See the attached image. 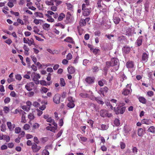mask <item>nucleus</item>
<instances>
[{
    "label": "nucleus",
    "instance_id": "23",
    "mask_svg": "<svg viewBox=\"0 0 155 155\" xmlns=\"http://www.w3.org/2000/svg\"><path fill=\"white\" fill-rule=\"evenodd\" d=\"M21 108L23 110L28 111L30 110V107H28L26 105H23L21 107Z\"/></svg>",
    "mask_w": 155,
    "mask_h": 155
},
{
    "label": "nucleus",
    "instance_id": "14",
    "mask_svg": "<svg viewBox=\"0 0 155 155\" xmlns=\"http://www.w3.org/2000/svg\"><path fill=\"white\" fill-rule=\"evenodd\" d=\"M130 93V90L127 89H124L122 94H123L125 96H127Z\"/></svg>",
    "mask_w": 155,
    "mask_h": 155
},
{
    "label": "nucleus",
    "instance_id": "7",
    "mask_svg": "<svg viewBox=\"0 0 155 155\" xmlns=\"http://www.w3.org/2000/svg\"><path fill=\"white\" fill-rule=\"evenodd\" d=\"M91 10V8H87L83 10H82L83 11V14L84 16H88L89 15L90 13Z\"/></svg>",
    "mask_w": 155,
    "mask_h": 155
},
{
    "label": "nucleus",
    "instance_id": "58",
    "mask_svg": "<svg viewBox=\"0 0 155 155\" xmlns=\"http://www.w3.org/2000/svg\"><path fill=\"white\" fill-rule=\"evenodd\" d=\"M17 21L20 24H21V25H24V23L23 21L20 18H18L17 19Z\"/></svg>",
    "mask_w": 155,
    "mask_h": 155
},
{
    "label": "nucleus",
    "instance_id": "2",
    "mask_svg": "<svg viewBox=\"0 0 155 155\" xmlns=\"http://www.w3.org/2000/svg\"><path fill=\"white\" fill-rule=\"evenodd\" d=\"M111 61L113 66H115L114 68L115 71H117L118 69L119 66V62L118 60L116 58H111Z\"/></svg>",
    "mask_w": 155,
    "mask_h": 155
},
{
    "label": "nucleus",
    "instance_id": "42",
    "mask_svg": "<svg viewBox=\"0 0 155 155\" xmlns=\"http://www.w3.org/2000/svg\"><path fill=\"white\" fill-rule=\"evenodd\" d=\"M50 26V25L48 24L47 23H45L44 24L43 26V28L45 29V30H46V28H48Z\"/></svg>",
    "mask_w": 155,
    "mask_h": 155
},
{
    "label": "nucleus",
    "instance_id": "18",
    "mask_svg": "<svg viewBox=\"0 0 155 155\" xmlns=\"http://www.w3.org/2000/svg\"><path fill=\"white\" fill-rule=\"evenodd\" d=\"M15 1V0H8V6L10 8L14 6L12 2Z\"/></svg>",
    "mask_w": 155,
    "mask_h": 155
},
{
    "label": "nucleus",
    "instance_id": "63",
    "mask_svg": "<svg viewBox=\"0 0 155 155\" xmlns=\"http://www.w3.org/2000/svg\"><path fill=\"white\" fill-rule=\"evenodd\" d=\"M10 95L13 97H15L16 96V93L15 91H12L11 92Z\"/></svg>",
    "mask_w": 155,
    "mask_h": 155
},
{
    "label": "nucleus",
    "instance_id": "45",
    "mask_svg": "<svg viewBox=\"0 0 155 155\" xmlns=\"http://www.w3.org/2000/svg\"><path fill=\"white\" fill-rule=\"evenodd\" d=\"M21 122H23L24 123H25L26 122V121L25 120V115H24V114H22V116L21 117Z\"/></svg>",
    "mask_w": 155,
    "mask_h": 155
},
{
    "label": "nucleus",
    "instance_id": "13",
    "mask_svg": "<svg viewBox=\"0 0 155 155\" xmlns=\"http://www.w3.org/2000/svg\"><path fill=\"white\" fill-rule=\"evenodd\" d=\"M64 41H65L71 43L72 44L74 43V41H73L72 38L70 37H68L66 39H65Z\"/></svg>",
    "mask_w": 155,
    "mask_h": 155
},
{
    "label": "nucleus",
    "instance_id": "32",
    "mask_svg": "<svg viewBox=\"0 0 155 155\" xmlns=\"http://www.w3.org/2000/svg\"><path fill=\"white\" fill-rule=\"evenodd\" d=\"M7 125L8 127V129L11 130L12 129V124L10 122H8L7 123Z\"/></svg>",
    "mask_w": 155,
    "mask_h": 155
},
{
    "label": "nucleus",
    "instance_id": "48",
    "mask_svg": "<svg viewBox=\"0 0 155 155\" xmlns=\"http://www.w3.org/2000/svg\"><path fill=\"white\" fill-rule=\"evenodd\" d=\"M55 26H59L61 28L63 29L64 28V26L63 25H62V24L58 23L56 24L55 25Z\"/></svg>",
    "mask_w": 155,
    "mask_h": 155
},
{
    "label": "nucleus",
    "instance_id": "29",
    "mask_svg": "<svg viewBox=\"0 0 155 155\" xmlns=\"http://www.w3.org/2000/svg\"><path fill=\"white\" fill-rule=\"evenodd\" d=\"M143 132V129L142 128H139L138 130L137 134L139 136H142Z\"/></svg>",
    "mask_w": 155,
    "mask_h": 155
},
{
    "label": "nucleus",
    "instance_id": "15",
    "mask_svg": "<svg viewBox=\"0 0 155 155\" xmlns=\"http://www.w3.org/2000/svg\"><path fill=\"white\" fill-rule=\"evenodd\" d=\"M126 66L127 68H132L134 66L133 62L131 61H129L126 63Z\"/></svg>",
    "mask_w": 155,
    "mask_h": 155
},
{
    "label": "nucleus",
    "instance_id": "47",
    "mask_svg": "<svg viewBox=\"0 0 155 155\" xmlns=\"http://www.w3.org/2000/svg\"><path fill=\"white\" fill-rule=\"evenodd\" d=\"M15 78L17 80L20 81L21 79V77L19 74H17L15 75Z\"/></svg>",
    "mask_w": 155,
    "mask_h": 155
},
{
    "label": "nucleus",
    "instance_id": "39",
    "mask_svg": "<svg viewBox=\"0 0 155 155\" xmlns=\"http://www.w3.org/2000/svg\"><path fill=\"white\" fill-rule=\"evenodd\" d=\"M105 103L106 105L109 108H110L112 110L113 109V107L112 105L110 104V102H107Z\"/></svg>",
    "mask_w": 155,
    "mask_h": 155
},
{
    "label": "nucleus",
    "instance_id": "46",
    "mask_svg": "<svg viewBox=\"0 0 155 155\" xmlns=\"http://www.w3.org/2000/svg\"><path fill=\"white\" fill-rule=\"evenodd\" d=\"M10 101V99L8 97H7L4 100V102L5 104H7L9 103Z\"/></svg>",
    "mask_w": 155,
    "mask_h": 155
},
{
    "label": "nucleus",
    "instance_id": "59",
    "mask_svg": "<svg viewBox=\"0 0 155 155\" xmlns=\"http://www.w3.org/2000/svg\"><path fill=\"white\" fill-rule=\"evenodd\" d=\"M100 50L99 49L95 48L94 51H93V52L95 54H96L99 52Z\"/></svg>",
    "mask_w": 155,
    "mask_h": 155
},
{
    "label": "nucleus",
    "instance_id": "36",
    "mask_svg": "<svg viewBox=\"0 0 155 155\" xmlns=\"http://www.w3.org/2000/svg\"><path fill=\"white\" fill-rule=\"evenodd\" d=\"M80 96L83 98H87V97H88L89 95L87 94H83V93H81L80 94Z\"/></svg>",
    "mask_w": 155,
    "mask_h": 155
},
{
    "label": "nucleus",
    "instance_id": "43",
    "mask_svg": "<svg viewBox=\"0 0 155 155\" xmlns=\"http://www.w3.org/2000/svg\"><path fill=\"white\" fill-rule=\"evenodd\" d=\"M126 109L125 107H123L121 109H120V113L121 114H123L125 111Z\"/></svg>",
    "mask_w": 155,
    "mask_h": 155
},
{
    "label": "nucleus",
    "instance_id": "19",
    "mask_svg": "<svg viewBox=\"0 0 155 155\" xmlns=\"http://www.w3.org/2000/svg\"><path fill=\"white\" fill-rule=\"evenodd\" d=\"M142 37H139L137 39L136 43H137L138 46H140L142 44Z\"/></svg>",
    "mask_w": 155,
    "mask_h": 155
},
{
    "label": "nucleus",
    "instance_id": "5",
    "mask_svg": "<svg viewBox=\"0 0 155 155\" xmlns=\"http://www.w3.org/2000/svg\"><path fill=\"white\" fill-rule=\"evenodd\" d=\"M41 147L39 146L38 147L37 144L34 143L32 145L31 148L34 152H38L41 149Z\"/></svg>",
    "mask_w": 155,
    "mask_h": 155
},
{
    "label": "nucleus",
    "instance_id": "54",
    "mask_svg": "<svg viewBox=\"0 0 155 155\" xmlns=\"http://www.w3.org/2000/svg\"><path fill=\"white\" fill-rule=\"evenodd\" d=\"M54 1L56 3V5L57 6L61 4L62 3V2L59 0H54Z\"/></svg>",
    "mask_w": 155,
    "mask_h": 155
},
{
    "label": "nucleus",
    "instance_id": "33",
    "mask_svg": "<svg viewBox=\"0 0 155 155\" xmlns=\"http://www.w3.org/2000/svg\"><path fill=\"white\" fill-rule=\"evenodd\" d=\"M106 67L108 68L110 66H113L111 61H107L106 63Z\"/></svg>",
    "mask_w": 155,
    "mask_h": 155
},
{
    "label": "nucleus",
    "instance_id": "57",
    "mask_svg": "<svg viewBox=\"0 0 155 155\" xmlns=\"http://www.w3.org/2000/svg\"><path fill=\"white\" fill-rule=\"evenodd\" d=\"M102 0H98L97 2V7L98 8H100L101 7V2H102Z\"/></svg>",
    "mask_w": 155,
    "mask_h": 155
},
{
    "label": "nucleus",
    "instance_id": "31",
    "mask_svg": "<svg viewBox=\"0 0 155 155\" xmlns=\"http://www.w3.org/2000/svg\"><path fill=\"white\" fill-rule=\"evenodd\" d=\"M35 14L36 16H38L41 18L43 17V15L42 13L36 12L35 13Z\"/></svg>",
    "mask_w": 155,
    "mask_h": 155
},
{
    "label": "nucleus",
    "instance_id": "12",
    "mask_svg": "<svg viewBox=\"0 0 155 155\" xmlns=\"http://www.w3.org/2000/svg\"><path fill=\"white\" fill-rule=\"evenodd\" d=\"M68 70L70 74H73L75 71L74 68L72 66L68 67Z\"/></svg>",
    "mask_w": 155,
    "mask_h": 155
},
{
    "label": "nucleus",
    "instance_id": "56",
    "mask_svg": "<svg viewBox=\"0 0 155 155\" xmlns=\"http://www.w3.org/2000/svg\"><path fill=\"white\" fill-rule=\"evenodd\" d=\"M39 125L38 123L35 124L33 126V128L34 129H36L38 128L39 127Z\"/></svg>",
    "mask_w": 155,
    "mask_h": 155
},
{
    "label": "nucleus",
    "instance_id": "37",
    "mask_svg": "<svg viewBox=\"0 0 155 155\" xmlns=\"http://www.w3.org/2000/svg\"><path fill=\"white\" fill-rule=\"evenodd\" d=\"M21 131V128L19 127H16L15 129V132L16 134H19Z\"/></svg>",
    "mask_w": 155,
    "mask_h": 155
},
{
    "label": "nucleus",
    "instance_id": "53",
    "mask_svg": "<svg viewBox=\"0 0 155 155\" xmlns=\"http://www.w3.org/2000/svg\"><path fill=\"white\" fill-rule=\"evenodd\" d=\"M40 84L42 85L47 86L46 82L45 81L42 80L40 81Z\"/></svg>",
    "mask_w": 155,
    "mask_h": 155
},
{
    "label": "nucleus",
    "instance_id": "35",
    "mask_svg": "<svg viewBox=\"0 0 155 155\" xmlns=\"http://www.w3.org/2000/svg\"><path fill=\"white\" fill-rule=\"evenodd\" d=\"M34 41L33 39L31 38L30 39L29 41L28 42V45L29 46H31L32 45H34Z\"/></svg>",
    "mask_w": 155,
    "mask_h": 155
},
{
    "label": "nucleus",
    "instance_id": "11",
    "mask_svg": "<svg viewBox=\"0 0 155 155\" xmlns=\"http://www.w3.org/2000/svg\"><path fill=\"white\" fill-rule=\"evenodd\" d=\"M77 137L79 140H81L83 142H86L87 140V138L86 137L82 136L81 134H78L77 135Z\"/></svg>",
    "mask_w": 155,
    "mask_h": 155
},
{
    "label": "nucleus",
    "instance_id": "6",
    "mask_svg": "<svg viewBox=\"0 0 155 155\" xmlns=\"http://www.w3.org/2000/svg\"><path fill=\"white\" fill-rule=\"evenodd\" d=\"M34 84L33 82H30L27 84L25 86V88L28 91H30L32 89Z\"/></svg>",
    "mask_w": 155,
    "mask_h": 155
},
{
    "label": "nucleus",
    "instance_id": "55",
    "mask_svg": "<svg viewBox=\"0 0 155 155\" xmlns=\"http://www.w3.org/2000/svg\"><path fill=\"white\" fill-rule=\"evenodd\" d=\"M3 109L5 113H7L8 112L9 110V108L8 107L5 106L4 107Z\"/></svg>",
    "mask_w": 155,
    "mask_h": 155
},
{
    "label": "nucleus",
    "instance_id": "50",
    "mask_svg": "<svg viewBox=\"0 0 155 155\" xmlns=\"http://www.w3.org/2000/svg\"><path fill=\"white\" fill-rule=\"evenodd\" d=\"M4 140H5L7 142H8L10 140V138L9 136L8 135H6L5 136V137L4 138Z\"/></svg>",
    "mask_w": 155,
    "mask_h": 155
},
{
    "label": "nucleus",
    "instance_id": "22",
    "mask_svg": "<svg viewBox=\"0 0 155 155\" xmlns=\"http://www.w3.org/2000/svg\"><path fill=\"white\" fill-rule=\"evenodd\" d=\"M65 15L63 13H61L58 18V20L59 21H61L62 20L63 18L65 17Z\"/></svg>",
    "mask_w": 155,
    "mask_h": 155
},
{
    "label": "nucleus",
    "instance_id": "60",
    "mask_svg": "<svg viewBox=\"0 0 155 155\" xmlns=\"http://www.w3.org/2000/svg\"><path fill=\"white\" fill-rule=\"evenodd\" d=\"M87 122L90 124H91V127H92L93 126V124H94V121L91 120H89Z\"/></svg>",
    "mask_w": 155,
    "mask_h": 155
},
{
    "label": "nucleus",
    "instance_id": "26",
    "mask_svg": "<svg viewBox=\"0 0 155 155\" xmlns=\"http://www.w3.org/2000/svg\"><path fill=\"white\" fill-rule=\"evenodd\" d=\"M148 131L154 133L155 132V128L153 126H151L148 129Z\"/></svg>",
    "mask_w": 155,
    "mask_h": 155
},
{
    "label": "nucleus",
    "instance_id": "27",
    "mask_svg": "<svg viewBox=\"0 0 155 155\" xmlns=\"http://www.w3.org/2000/svg\"><path fill=\"white\" fill-rule=\"evenodd\" d=\"M80 24L81 26H85L86 24V22L84 19H81L80 21Z\"/></svg>",
    "mask_w": 155,
    "mask_h": 155
},
{
    "label": "nucleus",
    "instance_id": "4",
    "mask_svg": "<svg viewBox=\"0 0 155 155\" xmlns=\"http://www.w3.org/2000/svg\"><path fill=\"white\" fill-rule=\"evenodd\" d=\"M60 98L61 97L59 94H55L53 98L54 102L57 104H59Z\"/></svg>",
    "mask_w": 155,
    "mask_h": 155
},
{
    "label": "nucleus",
    "instance_id": "51",
    "mask_svg": "<svg viewBox=\"0 0 155 155\" xmlns=\"http://www.w3.org/2000/svg\"><path fill=\"white\" fill-rule=\"evenodd\" d=\"M34 116L33 114H30L28 116V117L31 120H33L34 118Z\"/></svg>",
    "mask_w": 155,
    "mask_h": 155
},
{
    "label": "nucleus",
    "instance_id": "20",
    "mask_svg": "<svg viewBox=\"0 0 155 155\" xmlns=\"http://www.w3.org/2000/svg\"><path fill=\"white\" fill-rule=\"evenodd\" d=\"M139 101L141 103L145 104L146 102V99L143 97H140L139 98Z\"/></svg>",
    "mask_w": 155,
    "mask_h": 155
},
{
    "label": "nucleus",
    "instance_id": "62",
    "mask_svg": "<svg viewBox=\"0 0 155 155\" xmlns=\"http://www.w3.org/2000/svg\"><path fill=\"white\" fill-rule=\"evenodd\" d=\"M57 8L55 6H53L51 8V9L53 11H56Z\"/></svg>",
    "mask_w": 155,
    "mask_h": 155
},
{
    "label": "nucleus",
    "instance_id": "40",
    "mask_svg": "<svg viewBox=\"0 0 155 155\" xmlns=\"http://www.w3.org/2000/svg\"><path fill=\"white\" fill-rule=\"evenodd\" d=\"M45 3L47 5H54V4L52 2V1H45Z\"/></svg>",
    "mask_w": 155,
    "mask_h": 155
},
{
    "label": "nucleus",
    "instance_id": "28",
    "mask_svg": "<svg viewBox=\"0 0 155 155\" xmlns=\"http://www.w3.org/2000/svg\"><path fill=\"white\" fill-rule=\"evenodd\" d=\"M60 84L61 86H65V81L63 78H61L60 79Z\"/></svg>",
    "mask_w": 155,
    "mask_h": 155
},
{
    "label": "nucleus",
    "instance_id": "41",
    "mask_svg": "<svg viewBox=\"0 0 155 155\" xmlns=\"http://www.w3.org/2000/svg\"><path fill=\"white\" fill-rule=\"evenodd\" d=\"M30 127V125L28 124H25L23 128L25 130H27L29 129Z\"/></svg>",
    "mask_w": 155,
    "mask_h": 155
},
{
    "label": "nucleus",
    "instance_id": "16",
    "mask_svg": "<svg viewBox=\"0 0 155 155\" xmlns=\"http://www.w3.org/2000/svg\"><path fill=\"white\" fill-rule=\"evenodd\" d=\"M56 127H50L48 126L46 127V129L48 130H49L53 132H55V130L57 129Z\"/></svg>",
    "mask_w": 155,
    "mask_h": 155
},
{
    "label": "nucleus",
    "instance_id": "3",
    "mask_svg": "<svg viewBox=\"0 0 155 155\" xmlns=\"http://www.w3.org/2000/svg\"><path fill=\"white\" fill-rule=\"evenodd\" d=\"M95 78L94 77H87L85 79L86 82L89 84H92L94 82Z\"/></svg>",
    "mask_w": 155,
    "mask_h": 155
},
{
    "label": "nucleus",
    "instance_id": "64",
    "mask_svg": "<svg viewBox=\"0 0 155 155\" xmlns=\"http://www.w3.org/2000/svg\"><path fill=\"white\" fill-rule=\"evenodd\" d=\"M48 89L47 88H46L45 87H43L42 88V91L44 92L45 93L47 92L48 91Z\"/></svg>",
    "mask_w": 155,
    "mask_h": 155
},
{
    "label": "nucleus",
    "instance_id": "21",
    "mask_svg": "<svg viewBox=\"0 0 155 155\" xmlns=\"http://www.w3.org/2000/svg\"><path fill=\"white\" fill-rule=\"evenodd\" d=\"M124 130L125 133H129L131 130L130 128V127L126 126L124 127Z\"/></svg>",
    "mask_w": 155,
    "mask_h": 155
},
{
    "label": "nucleus",
    "instance_id": "49",
    "mask_svg": "<svg viewBox=\"0 0 155 155\" xmlns=\"http://www.w3.org/2000/svg\"><path fill=\"white\" fill-rule=\"evenodd\" d=\"M72 58V55L71 53H68L67 55L66 58L67 60H69Z\"/></svg>",
    "mask_w": 155,
    "mask_h": 155
},
{
    "label": "nucleus",
    "instance_id": "24",
    "mask_svg": "<svg viewBox=\"0 0 155 155\" xmlns=\"http://www.w3.org/2000/svg\"><path fill=\"white\" fill-rule=\"evenodd\" d=\"M120 21V19L118 17H114V22L116 24H118Z\"/></svg>",
    "mask_w": 155,
    "mask_h": 155
},
{
    "label": "nucleus",
    "instance_id": "1",
    "mask_svg": "<svg viewBox=\"0 0 155 155\" xmlns=\"http://www.w3.org/2000/svg\"><path fill=\"white\" fill-rule=\"evenodd\" d=\"M122 32L123 34L128 36L131 35L133 33V31L132 30V28L126 26H123Z\"/></svg>",
    "mask_w": 155,
    "mask_h": 155
},
{
    "label": "nucleus",
    "instance_id": "9",
    "mask_svg": "<svg viewBox=\"0 0 155 155\" xmlns=\"http://www.w3.org/2000/svg\"><path fill=\"white\" fill-rule=\"evenodd\" d=\"M107 111L105 110H100V115L103 117H106L107 115Z\"/></svg>",
    "mask_w": 155,
    "mask_h": 155
},
{
    "label": "nucleus",
    "instance_id": "25",
    "mask_svg": "<svg viewBox=\"0 0 155 155\" xmlns=\"http://www.w3.org/2000/svg\"><path fill=\"white\" fill-rule=\"evenodd\" d=\"M141 122L143 124H149L150 123V120L147 119H144L142 120Z\"/></svg>",
    "mask_w": 155,
    "mask_h": 155
},
{
    "label": "nucleus",
    "instance_id": "61",
    "mask_svg": "<svg viewBox=\"0 0 155 155\" xmlns=\"http://www.w3.org/2000/svg\"><path fill=\"white\" fill-rule=\"evenodd\" d=\"M121 148L122 149H124L125 147V145L124 143L123 142L120 143Z\"/></svg>",
    "mask_w": 155,
    "mask_h": 155
},
{
    "label": "nucleus",
    "instance_id": "52",
    "mask_svg": "<svg viewBox=\"0 0 155 155\" xmlns=\"http://www.w3.org/2000/svg\"><path fill=\"white\" fill-rule=\"evenodd\" d=\"M32 105L36 107H38L40 105V104L37 101H35L33 103Z\"/></svg>",
    "mask_w": 155,
    "mask_h": 155
},
{
    "label": "nucleus",
    "instance_id": "10",
    "mask_svg": "<svg viewBox=\"0 0 155 155\" xmlns=\"http://www.w3.org/2000/svg\"><path fill=\"white\" fill-rule=\"evenodd\" d=\"M130 47L126 46L123 48V52L126 54L128 53L130 51Z\"/></svg>",
    "mask_w": 155,
    "mask_h": 155
},
{
    "label": "nucleus",
    "instance_id": "17",
    "mask_svg": "<svg viewBox=\"0 0 155 155\" xmlns=\"http://www.w3.org/2000/svg\"><path fill=\"white\" fill-rule=\"evenodd\" d=\"M74 102H69L67 104V105L68 107L70 108H73L75 105V104L74 103Z\"/></svg>",
    "mask_w": 155,
    "mask_h": 155
},
{
    "label": "nucleus",
    "instance_id": "44",
    "mask_svg": "<svg viewBox=\"0 0 155 155\" xmlns=\"http://www.w3.org/2000/svg\"><path fill=\"white\" fill-rule=\"evenodd\" d=\"M33 81H34L35 83L37 84H38L39 83V80L38 79L36 78H33Z\"/></svg>",
    "mask_w": 155,
    "mask_h": 155
},
{
    "label": "nucleus",
    "instance_id": "34",
    "mask_svg": "<svg viewBox=\"0 0 155 155\" xmlns=\"http://www.w3.org/2000/svg\"><path fill=\"white\" fill-rule=\"evenodd\" d=\"M42 155H49V152L46 150H44L42 152Z\"/></svg>",
    "mask_w": 155,
    "mask_h": 155
},
{
    "label": "nucleus",
    "instance_id": "30",
    "mask_svg": "<svg viewBox=\"0 0 155 155\" xmlns=\"http://www.w3.org/2000/svg\"><path fill=\"white\" fill-rule=\"evenodd\" d=\"M94 98L95 99V100L97 101V102L98 103L100 104H104V102L101 100L98 99L97 98V97L94 98V97H92V99H94Z\"/></svg>",
    "mask_w": 155,
    "mask_h": 155
},
{
    "label": "nucleus",
    "instance_id": "8",
    "mask_svg": "<svg viewBox=\"0 0 155 155\" xmlns=\"http://www.w3.org/2000/svg\"><path fill=\"white\" fill-rule=\"evenodd\" d=\"M148 54L145 52L143 53L142 55V60L143 62H145L148 60Z\"/></svg>",
    "mask_w": 155,
    "mask_h": 155
},
{
    "label": "nucleus",
    "instance_id": "38",
    "mask_svg": "<svg viewBox=\"0 0 155 155\" xmlns=\"http://www.w3.org/2000/svg\"><path fill=\"white\" fill-rule=\"evenodd\" d=\"M115 125L117 126H118L120 125L119 120L118 119H115L114 122Z\"/></svg>",
    "mask_w": 155,
    "mask_h": 155
}]
</instances>
